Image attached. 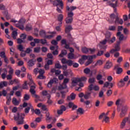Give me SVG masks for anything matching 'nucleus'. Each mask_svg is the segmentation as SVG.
Here are the masks:
<instances>
[{
    "label": "nucleus",
    "instance_id": "obj_1",
    "mask_svg": "<svg viewBox=\"0 0 130 130\" xmlns=\"http://www.w3.org/2000/svg\"><path fill=\"white\" fill-rule=\"evenodd\" d=\"M109 22L110 24H119V25H122L123 24V20L118 17V16H115L113 13L110 14V19H109Z\"/></svg>",
    "mask_w": 130,
    "mask_h": 130
},
{
    "label": "nucleus",
    "instance_id": "obj_2",
    "mask_svg": "<svg viewBox=\"0 0 130 130\" xmlns=\"http://www.w3.org/2000/svg\"><path fill=\"white\" fill-rule=\"evenodd\" d=\"M48 35H47L46 34V32L45 30H42L40 31V35L42 37H44V38H47V39H51L53 37H54L55 35L56 34V32L53 31V32H48Z\"/></svg>",
    "mask_w": 130,
    "mask_h": 130
},
{
    "label": "nucleus",
    "instance_id": "obj_3",
    "mask_svg": "<svg viewBox=\"0 0 130 130\" xmlns=\"http://www.w3.org/2000/svg\"><path fill=\"white\" fill-rule=\"evenodd\" d=\"M14 120L17 122V124H23L24 123V118H25V114H19L17 113V115H15L14 117Z\"/></svg>",
    "mask_w": 130,
    "mask_h": 130
},
{
    "label": "nucleus",
    "instance_id": "obj_4",
    "mask_svg": "<svg viewBox=\"0 0 130 130\" xmlns=\"http://www.w3.org/2000/svg\"><path fill=\"white\" fill-rule=\"evenodd\" d=\"M28 85L30 86L29 92L31 95H32L35 98H37V99H39V96L36 94V91L35 90L36 89V85H35V83L32 84L28 83Z\"/></svg>",
    "mask_w": 130,
    "mask_h": 130
},
{
    "label": "nucleus",
    "instance_id": "obj_5",
    "mask_svg": "<svg viewBox=\"0 0 130 130\" xmlns=\"http://www.w3.org/2000/svg\"><path fill=\"white\" fill-rule=\"evenodd\" d=\"M25 19L22 18L21 19L19 22L15 24V26L20 29V30H24V23H25Z\"/></svg>",
    "mask_w": 130,
    "mask_h": 130
},
{
    "label": "nucleus",
    "instance_id": "obj_6",
    "mask_svg": "<svg viewBox=\"0 0 130 130\" xmlns=\"http://www.w3.org/2000/svg\"><path fill=\"white\" fill-rule=\"evenodd\" d=\"M99 118V119H102V118H103L102 122H104L105 121L106 123H108L110 121L109 117L107 116L104 113H102L101 115H100Z\"/></svg>",
    "mask_w": 130,
    "mask_h": 130
},
{
    "label": "nucleus",
    "instance_id": "obj_7",
    "mask_svg": "<svg viewBox=\"0 0 130 130\" xmlns=\"http://www.w3.org/2000/svg\"><path fill=\"white\" fill-rule=\"evenodd\" d=\"M120 50V42H117L115 46V49H112L110 51V53H114L116 51H119Z\"/></svg>",
    "mask_w": 130,
    "mask_h": 130
},
{
    "label": "nucleus",
    "instance_id": "obj_8",
    "mask_svg": "<svg viewBox=\"0 0 130 130\" xmlns=\"http://www.w3.org/2000/svg\"><path fill=\"white\" fill-rule=\"evenodd\" d=\"M53 5L56 6H60L61 10L63 9V3L61 0H55L53 3Z\"/></svg>",
    "mask_w": 130,
    "mask_h": 130
},
{
    "label": "nucleus",
    "instance_id": "obj_9",
    "mask_svg": "<svg viewBox=\"0 0 130 130\" xmlns=\"http://www.w3.org/2000/svg\"><path fill=\"white\" fill-rule=\"evenodd\" d=\"M127 106H124L122 107L121 109V112L120 114V117H123L124 116H125L127 111Z\"/></svg>",
    "mask_w": 130,
    "mask_h": 130
},
{
    "label": "nucleus",
    "instance_id": "obj_10",
    "mask_svg": "<svg viewBox=\"0 0 130 130\" xmlns=\"http://www.w3.org/2000/svg\"><path fill=\"white\" fill-rule=\"evenodd\" d=\"M72 30H73L72 25H67L65 27V32L68 34V36L70 38H72V36L71 35V34H70V32H71Z\"/></svg>",
    "mask_w": 130,
    "mask_h": 130
},
{
    "label": "nucleus",
    "instance_id": "obj_11",
    "mask_svg": "<svg viewBox=\"0 0 130 130\" xmlns=\"http://www.w3.org/2000/svg\"><path fill=\"white\" fill-rule=\"evenodd\" d=\"M70 82V79L65 78L63 80V83L60 86V89H66L67 88V84Z\"/></svg>",
    "mask_w": 130,
    "mask_h": 130
},
{
    "label": "nucleus",
    "instance_id": "obj_12",
    "mask_svg": "<svg viewBox=\"0 0 130 130\" xmlns=\"http://www.w3.org/2000/svg\"><path fill=\"white\" fill-rule=\"evenodd\" d=\"M58 80H57V79L54 78L52 80H51L48 83L47 85V87H48V88H51V87H52V84H54L55 83H56L57 82H58Z\"/></svg>",
    "mask_w": 130,
    "mask_h": 130
},
{
    "label": "nucleus",
    "instance_id": "obj_13",
    "mask_svg": "<svg viewBox=\"0 0 130 130\" xmlns=\"http://www.w3.org/2000/svg\"><path fill=\"white\" fill-rule=\"evenodd\" d=\"M94 57H96L95 55L93 56H88V61L85 63V66H89V64H90V63H92V62L93 61V58Z\"/></svg>",
    "mask_w": 130,
    "mask_h": 130
},
{
    "label": "nucleus",
    "instance_id": "obj_14",
    "mask_svg": "<svg viewBox=\"0 0 130 130\" xmlns=\"http://www.w3.org/2000/svg\"><path fill=\"white\" fill-rule=\"evenodd\" d=\"M107 4L108 6H110V7H112V8L115 9V8L117 7V4H118V1L116 0L115 2V4L111 3V2H108Z\"/></svg>",
    "mask_w": 130,
    "mask_h": 130
},
{
    "label": "nucleus",
    "instance_id": "obj_15",
    "mask_svg": "<svg viewBox=\"0 0 130 130\" xmlns=\"http://www.w3.org/2000/svg\"><path fill=\"white\" fill-rule=\"evenodd\" d=\"M128 120V118H125L121 123L120 128H124V126H125V123H126V121Z\"/></svg>",
    "mask_w": 130,
    "mask_h": 130
},
{
    "label": "nucleus",
    "instance_id": "obj_16",
    "mask_svg": "<svg viewBox=\"0 0 130 130\" xmlns=\"http://www.w3.org/2000/svg\"><path fill=\"white\" fill-rule=\"evenodd\" d=\"M80 82L79 78H75L72 80V85L73 87H75L76 85H78V83Z\"/></svg>",
    "mask_w": 130,
    "mask_h": 130
},
{
    "label": "nucleus",
    "instance_id": "obj_17",
    "mask_svg": "<svg viewBox=\"0 0 130 130\" xmlns=\"http://www.w3.org/2000/svg\"><path fill=\"white\" fill-rule=\"evenodd\" d=\"M77 7L76 6H71L69 7V6H67L66 10L68 11V12H73L74 10H76Z\"/></svg>",
    "mask_w": 130,
    "mask_h": 130
},
{
    "label": "nucleus",
    "instance_id": "obj_18",
    "mask_svg": "<svg viewBox=\"0 0 130 130\" xmlns=\"http://www.w3.org/2000/svg\"><path fill=\"white\" fill-rule=\"evenodd\" d=\"M125 85V82L123 81V79H121L120 81L118 83V86L119 88L123 87Z\"/></svg>",
    "mask_w": 130,
    "mask_h": 130
},
{
    "label": "nucleus",
    "instance_id": "obj_19",
    "mask_svg": "<svg viewBox=\"0 0 130 130\" xmlns=\"http://www.w3.org/2000/svg\"><path fill=\"white\" fill-rule=\"evenodd\" d=\"M74 18L71 17H67L65 21L66 24H72L73 23V20Z\"/></svg>",
    "mask_w": 130,
    "mask_h": 130
},
{
    "label": "nucleus",
    "instance_id": "obj_20",
    "mask_svg": "<svg viewBox=\"0 0 130 130\" xmlns=\"http://www.w3.org/2000/svg\"><path fill=\"white\" fill-rule=\"evenodd\" d=\"M112 66H113L112 62H111L110 61H107L106 63L105 68L106 69H110V68H111V67H112Z\"/></svg>",
    "mask_w": 130,
    "mask_h": 130
},
{
    "label": "nucleus",
    "instance_id": "obj_21",
    "mask_svg": "<svg viewBox=\"0 0 130 130\" xmlns=\"http://www.w3.org/2000/svg\"><path fill=\"white\" fill-rule=\"evenodd\" d=\"M76 113L77 115H79V114H80V115H82V114H84V110L82 108H79L77 110Z\"/></svg>",
    "mask_w": 130,
    "mask_h": 130
},
{
    "label": "nucleus",
    "instance_id": "obj_22",
    "mask_svg": "<svg viewBox=\"0 0 130 130\" xmlns=\"http://www.w3.org/2000/svg\"><path fill=\"white\" fill-rule=\"evenodd\" d=\"M117 36L119 37V40L120 41L123 40V38H124V36L121 34V32H118L117 33Z\"/></svg>",
    "mask_w": 130,
    "mask_h": 130
},
{
    "label": "nucleus",
    "instance_id": "obj_23",
    "mask_svg": "<svg viewBox=\"0 0 130 130\" xmlns=\"http://www.w3.org/2000/svg\"><path fill=\"white\" fill-rule=\"evenodd\" d=\"M68 100H75L76 99V94L72 93L70 96L67 98Z\"/></svg>",
    "mask_w": 130,
    "mask_h": 130
},
{
    "label": "nucleus",
    "instance_id": "obj_24",
    "mask_svg": "<svg viewBox=\"0 0 130 130\" xmlns=\"http://www.w3.org/2000/svg\"><path fill=\"white\" fill-rule=\"evenodd\" d=\"M8 86V82L2 81L0 82V88H4V87H7Z\"/></svg>",
    "mask_w": 130,
    "mask_h": 130
},
{
    "label": "nucleus",
    "instance_id": "obj_25",
    "mask_svg": "<svg viewBox=\"0 0 130 130\" xmlns=\"http://www.w3.org/2000/svg\"><path fill=\"white\" fill-rule=\"evenodd\" d=\"M34 64H35V63H34V59L29 60L27 62V66H28V67H33Z\"/></svg>",
    "mask_w": 130,
    "mask_h": 130
},
{
    "label": "nucleus",
    "instance_id": "obj_26",
    "mask_svg": "<svg viewBox=\"0 0 130 130\" xmlns=\"http://www.w3.org/2000/svg\"><path fill=\"white\" fill-rule=\"evenodd\" d=\"M12 103L14 104V105H19V103L18 100H17V99L16 98H13L12 99Z\"/></svg>",
    "mask_w": 130,
    "mask_h": 130
},
{
    "label": "nucleus",
    "instance_id": "obj_27",
    "mask_svg": "<svg viewBox=\"0 0 130 130\" xmlns=\"http://www.w3.org/2000/svg\"><path fill=\"white\" fill-rule=\"evenodd\" d=\"M116 40L115 37H113L111 40H108V42L109 44H112Z\"/></svg>",
    "mask_w": 130,
    "mask_h": 130
},
{
    "label": "nucleus",
    "instance_id": "obj_28",
    "mask_svg": "<svg viewBox=\"0 0 130 130\" xmlns=\"http://www.w3.org/2000/svg\"><path fill=\"white\" fill-rule=\"evenodd\" d=\"M7 94H8V92L6 90H3L2 91H0V96H4V97H6V96H7Z\"/></svg>",
    "mask_w": 130,
    "mask_h": 130
},
{
    "label": "nucleus",
    "instance_id": "obj_29",
    "mask_svg": "<svg viewBox=\"0 0 130 130\" xmlns=\"http://www.w3.org/2000/svg\"><path fill=\"white\" fill-rule=\"evenodd\" d=\"M46 120L47 121H48V120H51V117H49V112L48 111H47L46 112Z\"/></svg>",
    "mask_w": 130,
    "mask_h": 130
},
{
    "label": "nucleus",
    "instance_id": "obj_30",
    "mask_svg": "<svg viewBox=\"0 0 130 130\" xmlns=\"http://www.w3.org/2000/svg\"><path fill=\"white\" fill-rule=\"evenodd\" d=\"M18 36V33L16 31H13L12 32V38H13V39H17V36Z\"/></svg>",
    "mask_w": 130,
    "mask_h": 130
},
{
    "label": "nucleus",
    "instance_id": "obj_31",
    "mask_svg": "<svg viewBox=\"0 0 130 130\" xmlns=\"http://www.w3.org/2000/svg\"><path fill=\"white\" fill-rule=\"evenodd\" d=\"M95 82L96 80H95V78L94 77L90 78L88 80V83H89L90 84H94V83H95Z\"/></svg>",
    "mask_w": 130,
    "mask_h": 130
},
{
    "label": "nucleus",
    "instance_id": "obj_32",
    "mask_svg": "<svg viewBox=\"0 0 130 130\" xmlns=\"http://www.w3.org/2000/svg\"><path fill=\"white\" fill-rule=\"evenodd\" d=\"M68 58H69V59H74V58H75V54L73 53H69L68 54Z\"/></svg>",
    "mask_w": 130,
    "mask_h": 130
},
{
    "label": "nucleus",
    "instance_id": "obj_33",
    "mask_svg": "<svg viewBox=\"0 0 130 130\" xmlns=\"http://www.w3.org/2000/svg\"><path fill=\"white\" fill-rule=\"evenodd\" d=\"M66 54H67V50H63L61 51V54L59 55V56H60V57H63V55H66Z\"/></svg>",
    "mask_w": 130,
    "mask_h": 130
},
{
    "label": "nucleus",
    "instance_id": "obj_34",
    "mask_svg": "<svg viewBox=\"0 0 130 130\" xmlns=\"http://www.w3.org/2000/svg\"><path fill=\"white\" fill-rule=\"evenodd\" d=\"M123 32L125 35H128V34H129V30L127 28H124L123 29Z\"/></svg>",
    "mask_w": 130,
    "mask_h": 130
},
{
    "label": "nucleus",
    "instance_id": "obj_35",
    "mask_svg": "<svg viewBox=\"0 0 130 130\" xmlns=\"http://www.w3.org/2000/svg\"><path fill=\"white\" fill-rule=\"evenodd\" d=\"M81 51L83 53H88V52H89V49H88L86 47H83V48H82Z\"/></svg>",
    "mask_w": 130,
    "mask_h": 130
},
{
    "label": "nucleus",
    "instance_id": "obj_36",
    "mask_svg": "<svg viewBox=\"0 0 130 130\" xmlns=\"http://www.w3.org/2000/svg\"><path fill=\"white\" fill-rule=\"evenodd\" d=\"M73 17H74V12L72 11H68L67 17L73 18Z\"/></svg>",
    "mask_w": 130,
    "mask_h": 130
},
{
    "label": "nucleus",
    "instance_id": "obj_37",
    "mask_svg": "<svg viewBox=\"0 0 130 130\" xmlns=\"http://www.w3.org/2000/svg\"><path fill=\"white\" fill-rule=\"evenodd\" d=\"M27 78L29 80V81H30V84H34V82H33V80H32V76L30 74H29V73L27 74Z\"/></svg>",
    "mask_w": 130,
    "mask_h": 130
},
{
    "label": "nucleus",
    "instance_id": "obj_38",
    "mask_svg": "<svg viewBox=\"0 0 130 130\" xmlns=\"http://www.w3.org/2000/svg\"><path fill=\"white\" fill-rule=\"evenodd\" d=\"M25 30L26 31H30L32 30V25L30 24L27 25L25 27Z\"/></svg>",
    "mask_w": 130,
    "mask_h": 130
},
{
    "label": "nucleus",
    "instance_id": "obj_39",
    "mask_svg": "<svg viewBox=\"0 0 130 130\" xmlns=\"http://www.w3.org/2000/svg\"><path fill=\"white\" fill-rule=\"evenodd\" d=\"M109 30L110 31H115L116 30V27L115 26H110L109 27Z\"/></svg>",
    "mask_w": 130,
    "mask_h": 130
},
{
    "label": "nucleus",
    "instance_id": "obj_40",
    "mask_svg": "<svg viewBox=\"0 0 130 130\" xmlns=\"http://www.w3.org/2000/svg\"><path fill=\"white\" fill-rule=\"evenodd\" d=\"M79 82H86L87 81V78L86 77H82L80 78H78Z\"/></svg>",
    "mask_w": 130,
    "mask_h": 130
},
{
    "label": "nucleus",
    "instance_id": "obj_41",
    "mask_svg": "<svg viewBox=\"0 0 130 130\" xmlns=\"http://www.w3.org/2000/svg\"><path fill=\"white\" fill-rule=\"evenodd\" d=\"M17 48L20 51H23L24 50V47H23V45H19L17 46Z\"/></svg>",
    "mask_w": 130,
    "mask_h": 130
},
{
    "label": "nucleus",
    "instance_id": "obj_42",
    "mask_svg": "<svg viewBox=\"0 0 130 130\" xmlns=\"http://www.w3.org/2000/svg\"><path fill=\"white\" fill-rule=\"evenodd\" d=\"M23 89H26V90H28L29 87H28V85H27V81H25L24 83L23 84L22 86Z\"/></svg>",
    "mask_w": 130,
    "mask_h": 130
},
{
    "label": "nucleus",
    "instance_id": "obj_43",
    "mask_svg": "<svg viewBox=\"0 0 130 130\" xmlns=\"http://www.w3.org/2000/svg\"><path fill=\"white\" fill-rule=\"evenodd\" d=\"M63 19V15H62V14H59L58 16V20L59 22H61Z\"/></svg>",
    "mask_w": 130,
    "mask_h": 130
},
{
    "label": "nucleus",
    "instance_id": "obj_44",
    "mask_svg": "<svg viewBox=\"0 0 130 130\" xmlns=\"http://www.w3.org/2000/svg\"><path fill=\"white\" fill-rule=\"evenodd\" d=\"M107 95L108 96V97H109L110 96H111V95H112V90L111 89H109L107 91Z\"/></svg>",
    "mask_w": 130,
    "mask_h": 130
},
{
    "label": "nucleus",
    "instance_id": "obj_45",
    "mask_svg": "<svg viewBox=\"0 0 130 130\" xmlns=\"http://www.w3.org/2000/svg\"><path fill=\"white\" fill-rule=\"evenodd\" d=\"M34 51V52H36V53H38L40 52V47L35 48Z\"/></svg>",
    "mask_w": 130,
    "mask_h": 130
},
{
    "label": "nucleus",
    "instance_id": "obj_46",
    "mask_svg": "<svg viewBox=\"0 0 130 130\" xmlns=\"http://www.w3.org/2000/svg\"><path fill=\"white\" fill-rule=\"evenodd\" d=\"M30 126L32 128H35L37 126V123L32 122L30 123Z\"/></svg>",
    "mask_w": 130,
    "mask_h": 130
},
{
    "label": "nucleus",
    "instance_id": "obj_47",
    "mask_svg": "<svg viewBox=\"0 0 130 130\" xmlns=\"http://www.w3.org/2000/svg\"><path fill=\"white\" fill-rule=\"evenodd\" d=\"M89 53H91V54H93V53H95V51H96V49L95 48L93 49H88Z\"/></svg>",
    "mask_w": 130,
    "mask_h": 130
},
{
    "label": "nucleus",
    "instance_id": "obj_48",
    "mask_svg": "<svg viewBox=\"0 0 130 130\" xmlns=\"http://www.w3.org/2000/svg\"><path fill=\"white\" fill-rule=\"evenodd\" d=\"M103 62L101 60H99L95 63V66H102Z\"/></svg>",
    "mask_w": 130,
    "mask_h": 130
},
{
    "label": "nucleus",
    "instance_id": "obj_49",
    "mask_svg": "<svg viewBox=\"0 0 130 130\" xmlns=\"http://www.w3.org/2000/svg\"><path fill=\"white\" fill-rule=\"evenodd\" d=\"M113 104H114L113 101H109L107 103V106H108V107H111Z\"/></svg>",
    "mask_w": 130,
    "mask_h": 130
},
{
    "label": "nucleus",
    "instance_id": "obj_50",
    "mask_svg": "<svg viewBox=\"0 0 130 130\" xmlns=\"http://www.w3.org/2000/svg\"><path fill=\"white\" fill-rule=\"evenodd\" d=\"M84 72L85 73V74H86V75H88V74H90V69L89 68H86L85 69H84Z\"/></svg>",
    "mask_w": 130,
    "mask_h": 130
},
{
    "label": "nucleus",
    "instance_id": "obj_51",
    "mask_svg": "<svg viewBox=\"0 0 130 130\" xmlns=\"http://www.w3.org/2000/svg\"><path fill=\"white\" fill-rule=\"evenodd\" d=\"M0 56L2 58H4L5 57H6V53H5V52H1L0 53Z\"/></svg>",
    "mask_w": 130,
    "mask_h": 130
},
{
    "label": "nucleus",
    "instance_id": "obj_52",
    "mask_svg": "<svg viewBox=\"0 0 130 130\" xmlns=\"http://www.w3.org/2000/svg\"><path fill=\"white\" fill-rule=\"evenodd\" d=\"M108 41V40L105 39V40H103L102 41L100 42L101 44H103V45H105L106 43Z\"/></svg>",
    "mask_w": 130,
    "mask_h": 130
},
{
    "label": "nucleus",
    "instance_id": "obj_53",
    "mask_svg": "<svg viewBox=\"0 0 130 130\" xmlns=\"http://www.w3.org/2000/svg\"><path fill=\"white\" fill-rule=\"evenodd\" d=\"M103 53H104V51H99L98 53H97V56H101V55H103Z\"/></svg>",
    "mask_w": 130,
    "mask_h": 130
},
{
    "label": "nucleus",
    "instance_id": "obj_54",
    "mask_svg": "<svg viewBox=\"0 0 130 130\" xmlns=\"http://www.w3.org/2000/svg\"><path fill=\"white\" fill-rule=\"evenodd\" d=\"M8 73L9 75H11L12 76H13V75H14V69L10 68Z\"/></svg>",
    "mask_w": 130,
    "mask_h": 130
},
{
    "label": "nucleus",
    "instance_id": "obj_55",
    "mask_svg": "<svg viewBox=\"0 0 130 130\" xmlns=\"http://www.w3.org/2000/svg\"><path fill=\"white\" fill-rule=\"evenodd\" d=\"M96 80H98V81H100V80H102V75L101 74H98L96 76Z\"/></svg>",
    "mask_w": 130,
    "mask_h": 130
},
{
    "label": "nucleus",
    "instance_id": "obj_56",
    "mask_svg": "<svg viewBox=\"0 0 130 130\" xmlns=\"http://www.w3.org/2000/svg\"><path fill=\"white\" fill-rule=\"evenodd\" d=\"M73 61L71 60H68L67 64H68L70 67H71V66H73Z\"/></svg>",
    "mask_w": 130,
    "mask_h": 130
},
{
    "label": "nucleus",
    "instance_id": "obj_57",
    "mask_svg": "<svg viewBox=\"0 0 130 130\" xmlns=\"http://www.w3.org/2000/svg\"><path fill=\"white\" fill-rule=\"evenodd\" d=\"M48 101H47V103L49 104H51V103H52V101H51V100H50V94H48Z\"/></svg>",
    "mask_w": 130,
    "mask_h": 130
},
{
    "label": "nucleus",
    "instance_id": "obj_58",
    "mask_svg": "<svg viewBox=\"0 0 130 130\" xmlns=\"http://www.w3.org/2000/svg\"><path fill=\"white\" fill-rule=\"evenodd\" d=\"M63 75L65 76V77H68L70 74H71V71L68 72V71H63Z\"/></svg>",
    "mask_w": 130,
    "mask_h": 130
},
{
    "label": "nucleus",
    "instance_id": "obj_59",
    "mask_svg": "<svg viewBox=\"0 0 130 130\" xmlns=\"http://www.w3.org/2000/svg\"><path fill=\"white\" fill-rule=\"evenodd\" d=\"M34 112L37 115H39L41 112H40V110L37 109L34 111Z\"/></svg>",
    "mask_w": 130,
    "mask_h": 130
},
{
    "label": "nucleus",
    "instance_id": "obj_60",
    "mask_svg": "<svg viewBox=\"0 0 130 130\" xmlns=\"http://www.w3.org/2000/svg\"><path fill=\"white\" fill-rule=\"evenodd\" d=\"M24 100H29V99H30V95L27 94H25L24 96Z\"/></svg>",
    "mask_w": 130,
    "mask_h": 130
},
{
    "label": "nucleus",
    "instance_id": "obj_61",
    "mask_svg": "<svg viewBox=\"0 0 130 130\" xmlns=\"http://www.w3.org/2000/svg\"><path fill=\"white\" fill-rule=\"evenodd\" d=\"M121 73H122V69L121 68H118L117 73L119 75L120 74H121Z\"/></svg>",
    "mask_w": 130,
    "mask_h": 130
},
{
    "label": "nucleus",
    "instance_id": "obj_62",
    "mask_svg": "<svg viewBox=\"0 0 130 130\" xmlns=\"http://www.w3.org/2000/svg\"><path fill=\"white\" fill-rule=\"evenodd\" d=\"M26 34H22L21 35H20V38L21 39H26Z\"/></svg>",
    "mask_w": 130,
    "mask_h": 130
},
{
    "label": "nucleus",
    "instance_id": "obj_63",
    "mask_svg": "<svg viewBox=\"0 0 130 130\" xmlns=\"http://www.w3.org/2000/svg\"><path fill=\"white\" fill-rule=\"evenodd\" d=\"M7 80H12L13 79V75L11 74H9L6 76Z\"/></svg>",
    "mask_w": 130,
    "mask_h": 130
},
{
    "label": "nucleus",
    "instance_id": "obj_64",
    "mask_svg": "<svg viewBox=\"0 0 130 130\" xmlns=\"http://www.w3.org/2000/svg\"><path fill=\"white\" fill-rule=\"evenodd\" d=\"M32 51L31 48H28L26 49V50L25 51V53H30V52Z\"/></svg>",
    "mask_w": 130,
    "mask_h": 130
}]
</instances>
